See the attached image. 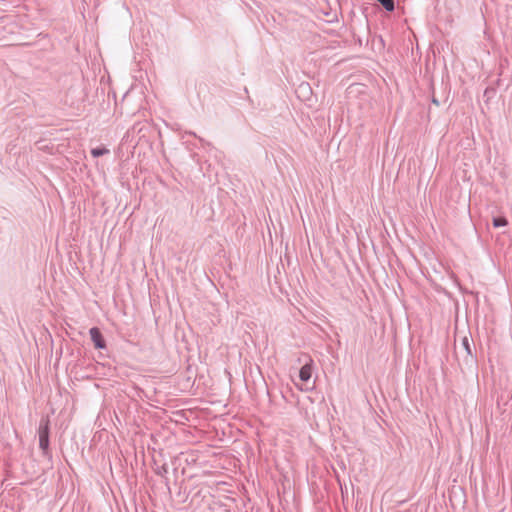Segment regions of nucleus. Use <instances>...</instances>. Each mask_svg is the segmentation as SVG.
Here are the masks:
<instances>
[{"instance_id":"7ed1b4c3","label":"nucleus","mask_w":512,"mask_h":512,"mask_svg":"<svg viewBox=\"0 0 512 512\" xmlns=\"http://www.w3.org/2000/svg\"><path fill=\"white\" fill-rule=\"evenodd\" d=\"M312 376V365H311V362L310 363H307L305 364L301 369H300V372H299V377L301 379V381H308Z\"/></svg>"},{"instance_id":"f257e3e1","label":"nucleus","mask_w":512,"mask_h":512,"mask_svg":"<svg viewBox=\"0 0 512 512\" xmlns=\"http://www.w3.org/2000/svg\"><path fill=\"white\" fill-rule=\"evenodd\" d=\"M49 422L40 425L39 428V446L43 451H47L49 446Z\"/></svg>"},{"instance_id":"39448f33","label":"nucleus","mask_w":512,"mask_h":512,"mask_svg":"<svg viewBox=\"0 0 512 512\" xmlns=\"http://www.w3.org/2000/svg\"><path fill=\"white\" fill-rule=\"evenodd\" d=\"M387 11L394 10V0H377Z\"/></svg>"},{"instance_id":"0eeeda50","label":"nucleus","mask_w":512,"mask_h":512,"mask_svg":"<svg viewBox=\"0 0 512 512\" xmlns=\"http://www.w3.org/2000/svg\"><path fill=\"white\" fill-rule=\"evenodd\" d=\"M462 346L465 349L466 353L468 355H471V347H470L469 339L467 337H464L462 339Z\"/></svg>"},{"instance_id":"f03ea898","label":"nucleus","mask_w":512,"mask_h":512,"mask_svg":"<svg viewBox=\"0 0 512 512\" xmlns=\"http://www.w3.org/2000/svg\"><path fill=\"white\" fill-rule=\"evenodd\" d=\"M90 336H91V339L96 348H98V349L105 348V341H104L102 334L98 328H96V327L91 328Z\"/></svg>"},{"instance_id":"423d86ee","label":"nucleus","mask_w":512,"mask_h":512,"mask_svg":"<svg viewBox=\"0 0 512 512\" xmlns=\"http://www.w3.org/2000/svg\"><path fill=\"white\" fill-rule=\"evenodd\" d=\"M107 153H109V150L107 148H104V147H102V148H94V149L91 150V154L94 157H99V156H102V155L107 154Z\"/></svg>"},{"instance_id":"20e7f679","label":"nucleus","mask_w":512,"mask_h":512,"mask_svg":"<svg viewBox=\"0 0 512 512\" xmlns=\"http://www.w3.org/2000/svg\"><path fill=\"white\" fill-rule=\"evenodd\" d=\"M508 224V221L506 218L504 217H498V218H494L493 219V226L498 228V227H504Z\"/></svg>"}]
</instances>
